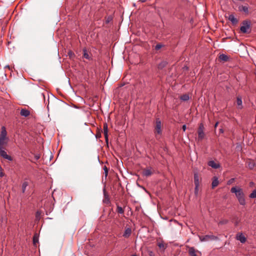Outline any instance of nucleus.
<instances>
[{
	"label": "nucleus",
	"instance_id": "a19ab883",
	"mask_svg": "<svg viewBox=\"0 0 256 256\" xmlns=\"http://www.w3.org/2000/svg\"><path fill=\"white\" fill-rule=\"evenodd\" d=\"M218 122H216V123L215 124V125H214V127H215V128L218 126Z\"/></svg>",
	"mask_w": 256,
	"mask_h": 256
},
{
	"label": "nucleus",
	"instance_id": "58836bf2",
	"mask_svg": "<svg viewBox=\"0 0 256 256\" xmlns=\"http://www.w3.org/2000/svg\"><path fill=\"white\" fill-rule=\"evenodd\" d=\"M182 130H183L184 131H185V130H186V125H184V126H182Z\"/></svg>",
	"mask_w": 256,
	"mask_h": 256
},
{
	"label": "nucleus",
	"instance_id": "473e14b6",
	"mask_svg": "<svg viewBox=\"0 0 256 256\" xmlns=\"http://www.w3.org/2000/svg\"><path fill=\"white\" fill-rule=\"evenodd\" d=\"M195 186H196V187H195V194H198V185H195Z\"/></svg>",
	"mask_w": 256,
	"mask_h": 256
},
{
	"label": "nucleus",
	"instance_id": "f8f14e48",
	"mask_svg": "<svg viewBox=\"0 0 256 256\" xmlns=\"http://www.w3.org/2000/svg\"><path fill=\"white\" fill-rule=\"evenodd\" d=\"M236 105L238 106V108L242 109V98L240 96H238L236 98Z\"/></svg>",
	"mask_w": 256,
	"mask_h": 256
},
{
	"label": "nucleus",
	"instance_id": "9b49d317",
	"mask_svg": "<svg viewBox=\"0 0 256 256\" xmlns=\"http://www.w3.org/2000/svg\"><path fill=\"white\" fill-rule=\"evenodd\" d=\"M20 114L21 116L27 117L30 114V112L28 110L22 108L21 110Z\"/></svg>",
	"mask_w": 256,
	"mask_h": 256
},
{
	"label": "nucleus",
	"instance_id": "6e6552de",
	"mask_svg": "<svg viewBox=\"0 0 256 256\" xmlns=\"http://www.w3.org/2000/svg\"><path fill=\"white\" fill-rule=\"evenodd\" d=\"M238 10L240 12H243L246 14L248 13V6H240L238 7Z\"/></svg>",
	"mask_w": 256,
	"mask_h": 256
},
{
	"label": "nucleus",
	"instance_id": "6ab92c4d",
	"mask_svg": "<svg viewBox=\"0 0 256 256\" xmlns=\"http://www.w3.org/2000/svg\"><path fill=\"white\" fill-rule=\"evenodd\" d=\"M131 232H132L131 229L130 228H128L126 230L123 236L126 238L130 236V234H131Z\"/></svg>",
	"mask_w": 256,
	"mask_h": 256
},
{
	"label": "nucleus",
	"instance_id": "ddd939ff",
	"mask_svg": "<svg viewBox=\"0 0 256 256\" xmlns=\"http://www.w3.org/2000/svg\"><path fill=\"white\" fill-rule=\"evenodd\" d=\"M7 144V138H0V149L4 148V146Z\"/></svg>",
	"mask_w": 256,
	"mask_h": 256
},
{
	"label": "nucleus",
	"instance_id": "b1692460",
	"mask_svg": "<svg viewBox=\"0 0 256 256\" xmlns=\"http://www.w3.org/2000/svg\"><path fill=\"white\" fill-rule=\"evenodd\" d=\"M28 182H24L22 184V192H24L26 186H28Z\"/></svg>",
	"mask_w": 256,
	"mask_h": 256
},
{
	"label": "nucleus",
	"instance_id": "5701e85b",
	"mask_svg": "<svg viewBox=\"0 0 256 256\" xmlns=\"http://www.w3.org/2000/svg\"><path fill=\"white\" fill-rule=\"evenodd\" d=\"M83 56L84 58L88 59V60H90V56L89 55V54H88V52H87V50H84V54H83Z\"/></svg>",
	"mask_w": 256,
	"mask_h": 256
},
{
	"label": "nucleus",
	"instance_id": "4be33fe9",
	"mask_svg": "<svg viewBox=\"0 0 256 256\" xmlns=\"http://www.w3.org/2000/svg\"><path fill=\"white\" fill-rule=\"evenodd\" d=\"M194 182L195 185H199L198 176L196 173L194 174Z\"/></svg>",
	"mask_w": 256,
	"mask_h": 256
},
{
	"label": "nucleus",
	"instance_id": "2eb2a0df",
	"mask_svg": "<svg viewBox=\"0 0 256 256\" xmlns=\"http://www.w3.org/2000/svg\"><path fill=\"white\" fill-rule=\"evenodd\" d=\"M2 130L1 134L0 135V138H7L6 132L5 128L4 126H2Z\"/></svg>",
	"mask_w": 256,
	"mask_h": 256
},
{
	"label": "nucleus",
	"instance_id": "2f4dec72",
	"mask_svg": "<svg viewBox=\"0 0 256 256\" xmlns=\"http://www.w3.org/2000/svg\"><path fill=\"white\" fill-rule=\"evenodd\" d=\"M234 178H231L230 179L228 182V184H232L234 182Z\"/></svg>",
	"mask_w": 256,
	"mask_h": 256
},
{
	"label": "nucleus",
	"instance_id": "0eeeda50",
	"mask_svg": "<svg viewBox=\"0 0 256 256\" xmlns=\"http://www.w3.org/2000/svg\"><path fill=\"white\" fill-rule=\"evenodd\" d=\"M103 129H104V138L106 139V142H108V125L106 123H104V124Z\"/></svg>",
	"mask_w": 256,
	"mask_h": 256
},
{
	"label": "nucleus",
	"instance_id": "37998d69",
	"mask_svg": "<svg viewBox=\"0 0 256 256\" xmlns=\"http://www.w3.org/2000/svg\"><path fill=\"white\" fill-rule=\"evenodd\" d=\"M132 256H136V254H133V255H132Z\"/></svg>",
	"mask_w": 256,
	"mask_h": 256
},
{
	"label": "nucleus",
	"instance_id": "f3484780",
	"mask_svg": "<svg viewBox=\"0 0 256 256\" xmlns=\"http://www.w3.org/2000/svg\"><path fill=\"white\" fill-rule=\"evenodd\" d=\"M218 178L216 177H214L212 182V188H214L216 187L218 185Z\"/></svg>",
	"mask_w": 256,
	"mask_h": 256
},
{
	"label": "nucleus",
	"instance_id": "c756f323",
	"mask_svg": "<svg viewBox=\"0 0 256 256\" xmlns=\"http://www.w3.org/2000/svg\"><path fill=\"white\" fill-rule=\"evenodd\" d=\"M163 46V45L160 44H157L156 46H155V49L156 50H159Z\"/></svg>",
	"mask_w": 256,
	"mask_h": 256
},
{
	"label": "nucleus",
	"instance_id": "aec40b11",
	"mask_svg": "<svg viewBox=\"0 0 256 256\" xmlns=\"http://www.w3.org/2000/svg\"><path fill=\"white\" fill-rule=\"evenodd\" d=\"M168 64V62L166 61H162L158 65V69H162L164 68Z\"/></svg>",
	"mask_w": 256,
	"mask_h": 256
},
{
	"label": "nucleus",
	"instance_id": "7c9ffc66",
	"mask_svg": "<svg viewBox=\"0 0 256 256\" xmlns=\"http://www.w3.org/2000/svg\"><path fill=\"white\" fill-rule=\"evenodd\" d=\"M248 168H250V169H252L254 166H255V164L254 162H250L248 164Z\"/></svg>",
	"mask_w": 256,
	"mask_h": 256
},
{
	"label": "nucleus",
	"instance_id": "39448f33",
	"mask_svg": "<svg viewBox=\"0 0 256 256\" xmlns=\"http://www.w3.org/2000/svg\"><path fill=\"white\" fill-rule=\"evenodd\" d=\"M0 156L3 158L8 160H9L11 161L12 160V158L10 156L7 154L6 152L4 150V148L0 149Z\"/></svg>",
	"mask_w": 256,
	"mask_h": 256
},
{
	"label": "nucleus",
	"instance_id": "7ed1b4c3",
	"mask_svg": "<svg viewBox=\"0 0 256 256\" xmlns=\"http://www.w3.org/2000/svg\"><path fill=\"white\" fill-rule=\"evenodd\" d=\"M162 124L159 118H157L156 122V126H155V134H156V136L157 137L158 134H160L162 133Z\"/></svg>",
	"mask_w": 256,
	"mask_h": 256
},
{
	"label": "nucleus",
	"instance_id": "f704fd0d",
	"mask_svg": "<svg viewBox=\"0 0 256 256\" xmlns=\"http://www.w3.org/2000/svg\"><path fill=\"white\" fill-rule=\"evenodd\" d=\"M4 175V173L2 172V168L0 167V176L2 177Z\"/></svg>",
	"mask_w": 256,
	"mask_h": 256
},
{
	"label": "nucleus",
	"instance_id": "423d86ee",
	"mask_svg": "<svg viewBox=\"0 0 256 256\" xmlns=\"http://www.w3.org/2000/svg\"><path fill=\"white\" fill-rule=\"evenodd\" d=\"M236 240H240L242 243H244L246 241V237L242 233H238L236 236Z\"/></svg>",
	"mask_w": 256,
	"mask_h": 256
},
{
	"label": "nucleus",
	"instance_id": "20e7f679",
	"mask_svg": "<svg viewBox=\"0 0 256 256\" xmlns=\"http://www.w3.org/2000/svg\"><path fill=\"white\" fill-rule=\"evenodd\" d=\"M204 126L202 124H200L199 126V128L198 129V140H202L204 137Z\"/></svg>",
	"mask_w": 256,
	"mask_h": 256
},
{
	"label": "nucleus",
	"instance_id": "e433bc0d",
	"mask_svg": "<svg viewBox=\"0 0 256 256\" xmlns=\"http://www.w3.org/2000/svg\"><path fill=\"white\" fill-rule=\"evenodd\" d=\"M33 241H34V243L35 244L36 242H38V240L35 236H34Z\"/></svg>",
	"mask_w": 256,
	"mask_h": 256
},
{
	"label": "nucleus",
	"instance_id": "79ce46f5",
	"mask_svg": "<svg viewBox=\"0 0 256 256\" xmlns=\"http://www.w3.org/2000/svg\"><path fill=\"white\" fill-rule=\"evenodd\" d=\"M6 68H10L8 66H6Z\"/></svg>",
	"mask_w": 256,
	"mask_h": 256
},
{
	"label": "nucleus",
	"instance_id": "a878e982",
	"mask_svg": "<svg viewBox=\"0 0 256 256\" xmlns=\"http://www.w3.org/2000/svg\"><path fill=\"white\" fill-rule=\"evenodd\" d=\"M238 200L240 204L242 205V206L245 205L246 202H245V198H244V196H243L242 198H238Z\"/></svg>",
	"mask_w": 256,
	"mask_h": 256
},
{
	"label": "nucleus",
	"instance_id": "a211bd4d",
	"mask_svg": "<svg viewBox=\"0 0 256 256\" xmlns=\"http://www.w3.org/2000/svg\"><path fill=\"white\" fill-rule=\"evenodd\" d=\"M196 250L193 247L190 248L188 253L191 256H196Z\"/></svg>",
	"mask_w": 256,
	"mask_h": 256
},
{
	"label": "nucleus",
	"instance_id": "f03ea898",
	"mask_svg": "<svg viewBox=\"0 0 256 256\" xmlns=\"http://www.w3.org/2000/svg\"><path fill=\"white\" fill-rule=\"evenodd\" d=\"M230 192L236 194L238 199L244 196V194L242 188H238L237 189L236 187H232L230 190Z\"/></svg>",
	"mask_w": 256,
	"mask_h": 256
},
{
	"label": "nucleus",
	"instance_id": "393cba45",
	"mask_svg": "<svg viewBox=\"0 0 256 256\" xmlns=\"http://www.w3.org/2000/svg\"><path fill=\"white\" fill-rule=\"evenodd\" d=\"M190 98L189 96L187 94H183L180 96V99L184 101H186Z\"/></svg>",
	"mask_w": 256,
	"mask_h": 256
},
{
	"label": "nucleus",
	"instance_id": "412c9836",
	"mask_svg": "<svg viewBox=\"0 0 256 256\" xmlns=\"http://www.w3.org/2000/svg\"><path fill=\"white\" fill-rule=\"evenodd\" d=\"M158 247L162 249V250H164L167 247V244H164L162 242H158Z\"/></svg>",
	"mask_w": 256,
	"mask_h": 256
},
{
	"label": "nucleus",
	"instance_id": "dca6fc26",
	"mask_svg": "<svg viewBox=\"0 0 256 256\" xmlns=\"http://www.w3.org/2000/svg\"><path fill=\"white\" fill-rule=\"evenodd\" d=\"M219 58L220 60L224 62H227L229 59V58L226 55L224 54H220L219 56Z\"/></svg>",
	"mask_w": 256,
	"mask_h": 256
},
{
	"label": "nucleus",
	"instance_id": "c9c22d12",
	"mask_svg": "<svg viewBox=\"0 0 256 256\" xmlns=\"http://www.w3.org/2000/svg\"><path fill=\"white\" fill-rule=\"evenodd\" d=\"M228 222V220H222V221H220V222H219V224H226Z\"/></svg>",
	"mask_w": 256,
	"mask_h": 256
},
{
	"label": "nucleus",
	"instance_id": "c85d7f7f",
	"mask_svg": "<svg viewBox=\"0 0 256 256\" xmlns=\"http://www.w3.org/2000/svg\"><path fill=\"white\" fill-rule=\"evenodd\" d=\"M250 198H256V189L254 190L250 194Z\"/></svg>",
	"mask_w": 256,
	"mask_h": 256
},
{
	"label": "nucleus",
	"instance_id": "4c0bfd02",
	"mask_svg": "<svg viewBox=\"0 0 256 256\" xmlns=\"http://www.w3.org/2000/svg\"><path fill=\"white\" fill-rule=\"evenodd\" d=\"M34 158H36V160H38L40 158V156L38 154L35 155Z\"/></svg>",
	"mask_w": 256,
	"mask_h": 256
},
{
	"label": "nucleus",
	"instance_id": "ea45409f",
	"mask_svg": "<svg viewBox=\"0 0 256 256\" xmlns=\"http://www.w3.org/2000/svg\"><path fill=\"white\" fill-rule=\"evenodd\" d=\"M220 132L222 133L224 132V130H223L221 128V129L220 130Z\"/></svg>",
	"mask_w": 256,
	"mask_h": 256
},
{
	"label": "nucleus",
	"instance_id": "bb28decb",
	"mask_svg": "<svg viewBox=\"0 0 256 256\" xmlns=\"http://www.w3.org/2000/svg\"><path fill=\"white\" fill-rule=\"evenodd\" d=\"M216 237L214 236H206L204 238V240H214Z\"/></svg>",
	"mask_w": 256,
	"mask_h": 256
},
{
	"label": "nucleus",
	"instance_id": "9d476101",
	"mask_svg": "<svg viewBox=\"0 0 256 256\" xmlns=\"http://www.w3.org/2000/svg\"><path fill=\"white\" fill-rule=\"evenodd\" d=\"M228 20H230L232 24H236L238 23V20L233 14H230L228 16Z\"/></svg>",
	"mask_w": 256,
	"mask_h": 256
},
{
	"label": "nucleus",
	"instance_id": "cd10ccee",
	"mask_svg": "<svg viewBox=\"0 0 256 256\" xmlns=\"http://www.w3.org/2000/svg\"><path fill=\"white\" fill-rule=\"evenodd\" d=\"M116 211L118 213L121 214H124V212L123 208L118 206H117Z\"/></svg>",
	"mask_w": 256,
	"mask_h": 256
},
{
	"label": "nucleus",
	"instance_id": "1a4fd4ad",
	"mask_svg": "<svg viewBox=\"0 0 256 256\" xmlns=\"http://www.w3.org/2000/svg\"><path fill=\"white\" fill-rule=\"evenodd\" d=\"M208 165L214 168H218L220 167L218 164L216 163L213 160H210L208 162Z\"/></svg>",
	"mask_w": 256,
	"mask_h": 256
},
{
	"label": "nucleus",
	"instance_id": "f257e3e1",
	"mask_svg": "<svg viewBox=\"0 0 256 256\" xmlns=\"http://www.w3.org/2000/svg\"><path fill=\"white\" fill-rule=\"evenodd\" d=\"M240 32L243 34H250L251 32V23L250 21L244 20L242 23Z\"/></svg>",
	"mask_w": 256,
	"mask_h": 256
},
{
	"label": "nucleus",
	"instance_id": "72a5a7b5",
	"mask_svg": "<svg viewBox=\"0 0 256 256\" xmlns=\"http://www.w3.org/2000/svg\"><path fill=\"white\" fill-rule=\"evenodd\" d=\"M148 255L149 256H155L154 254L152 251H148Z\"/></svg>",
	"mask_w": 256,
	"mask_h": 256
},
{
	"label": "nucleus",
	"instance_id": "4468645a",
	"mask_svg": "<svg viewBox=\"0 0 256 256\" xmlns=\"http://www.w3.org/2000/svg\"><path fill=\"white\" fill-rule=\"evenodd\" d=\"M142 172V174L146 176H150L152 174V172L150 169H144Z\"/></svg>",
	"mask_w": 256,
	"mask_h": 256
}]
</instances>
